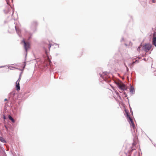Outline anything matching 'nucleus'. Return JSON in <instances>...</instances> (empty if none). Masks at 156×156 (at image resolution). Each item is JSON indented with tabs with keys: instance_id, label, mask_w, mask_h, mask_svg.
Instances as JSON below:
<instances>
[{
	"instance_id": "11",
	"label": "nucleus",
	"mask_w": 156,
	"mask_h": 156,
	"mask_svg": "<svg viewBox=\"0 0 156 156\" xmlns=\"http://www.w3.org/2000/svg\"><path fill=\"white\" fill-rule=\"evenodd\" d=\"M141 45H140L138 48H137V50L139 51L140 50V47H141Z\"/></svg>"
},
{
	"instance_id": "5",
	"label": "nucleus",
	"mask_w": 156,
	"mask_h": 156,
	"mask_svg": "<svg viewBox=\"0 0 156 156\" xmlns=\"http://www.w3.org/2000/svg\"><path fill=\"white\" fill-rule=\"evenodd\" d=\"M152 39V43L156 47V32L153 34Z\"/></svg>"
},
{
	"instance_id": "12",
	"label": "nucleus",
	"mask_w": 156,
	"mask_h": 156,
	"mask_svg": "<svg viewBox=\"0 0 156 156\" xmlns=\"http://www.w3.org/2000/svg\"><path fill=\"white\" fill-rule=\"evenodd\" d=\"M116 92V94H117V95H119V93H118L117 91H116V92Z\"/></svg>"
},
{
	"instance_id": "7",
	"label": "nucleus",
	"mask_w": 156,
	"mask_h": 156,
	"mask_svg": "<svg viewBox=\"0 0 156 156\" xmlns=\"http://www.w3.org/2000/svg\"><path fill=\"white\" fill-rule=\"evenodd\" d=\"M8 117H9V119L12 122H15V121H14V119L11 117V116L10 115H9V116H8Z\"/></svg>"
},
{
	"instance_id": "16",
	"label": "nucleus",
	"mask_w": 156,
	"mask_h": 156,
	"mask_svg": "<svg viewBox=\"0 0 156 156\" xmlns=\"http://www.w3.org/2000/svg\"><path fill=\"white\" fill-rule=\"evenodd\" d=\"M7 100L6 98H5L4 99V101H7Z\"/></svg>"
},
{
	"instance_id": "8",
	"label": "nucleus",
	"mask_w": 156,
	"mask_h": 156,
	"mask_svg": "<svg viewBox=\"0 0 156 156\" xmlns=\"http://www.w3.org/2000/svg\"><path fill=\"white\" fill-rule=\"evenodd\" d=\"M0 141L2 142H5V140L3 139L1 137L0 138Z\"/></svg>"
},
{
	"instance_id": "4",
	"label": "nucleus",
	"mask_w": 156,
	"mask_h": 156,
	"mask_svg": "<svg viewBox=\"0 0 156 156\" xmlns=\"http://www.w3.org/2000/svg\"><path fill=\"white\" fill-rule=\"evenodd\" d=\"M152 47V45L151 44H147L144 45L143 47L144 50L147 52L148 51L151 49Z\"/></svg>"
},
{
	"instance_id": "14",
	"label": "nucleus",
	"mask_w": 156,
	"mask_h": 156,
	"mask_svg": "<svg viewBox=\"0 0 156 156\" xmlns=\"http://www.w3.org/2000/svg\"><path fill=\"white\" fill-rule=\"evenodd\" d=\"M136 61H137L136 60V61L135 62H133L132 63V64H134Z\"/></svg>"
},
{
	"instance_id": "6",
	"label": "nucleus",
	"mask_w": 156,
	"mask_h": 156,
	"mask_svg": "<svg viewBox=\"0 0 156 156\" xmlns=\"http://www.w3.org/2000/svg\"><path fill=\"white\" fill-rule=\"evenodd\" d=\"M20 78H19L16 81V87L17 90H20V86L19 82L20 81Z\"/></svg>"
},
{
	"instance_id": "18",
	"label": "nucleus",
	"mask_w": 156,
	"mask_h": 156,
	"mask_svg": "<svg viewBox=\"0 0 156 156\" xmlns=\"http://www.w3.org/2000/svg\"><path fill=\"white\" fill-rule=\"evenodd\" d=\"M4 119H5V117H4Z\"/></svg>"
},
{
	"instance_id": "3",
	"label": "nucleus",
	"mask_w": 156,
	"mask_h": 156,
	"mask_svg": "<svg viewBox=\"0 0 156 156\" xmlns=\"http://www.w3.org/2000/svg\"><path fill=\"white\" fill-rule=\"evenodd\" d=\"M119 88L122 90H124L126 89L125 85L122 83L119 82L117 83Z\"/></svg>"
},
{
	"instance_id": "1",
	"label": "nucleus",
	"mask_w": 156,
	"mask_h": 156,
	"mask_svg": "<svg viewBox=\"0 0 156 156\" xmlns=\"http://www.w3.org/2000/svg\"><path fill=\"white\" fill-rule=\"evenodd\" d=\"M126 113V116L127 118L128 122H129L130 125L132 126V127L134 129L135 125L132 119L130 117L129 113L128 111L125 110Z\"/></svg>"
},
{
	"instance_id": "13",
	"label": "nucleus",
	"mask_w": 156,
	"mask_h": 156,
	"mask_svg": "<svg viewBox=\"0 0 156 156\" xmlns=\"http://www.w3.org/2000/svg\"><path fill=\"white\" fill-rule=\"evenodd\" d=\"M5 126V128L6 129V130H8V128H7V126Z\"/></svg>"
},
{
	"instance_id": "10",
	"label": "nucleus",
	"mask_w": 156,
	"mask_h": 156,
	"mask_svg": "<svg viewBox=\"0 0 156 156\" xmlns=\"http://www.w3.org/2000/svg\"><path fill=\"white\" fill-rule=\"evenodd\" d=\"M133 88H132V87H131L130 89V91L131 92H133Z\"/></svg>"
},
{
	"instance_id": "15",
	"label": "nucleus",
	"mask_w": 156,
	"mask_h": 156,
	"mask_svg": "<svg viewBox=\"0 0 156 156\" xmlns=\"http://www.w3.org/2000/svg\"><path fill=\"white\" fill-rule=\"evenodd\" d=\"M152 2H153V3H155V0H152Z\"/></svg>"
},
{
	"instance_id": "2",
	"label": "nucleus",
	"mask_w": 156,
	"mask_h": 156,
	"mask_svg": "<svg viewBox=\"0 0 156 156\" xmlns=\"http://www.w3.org/2000/svg\"><path fill=\"white\" fill-rule=\"evenodd\" d=\"M22 42L24 44V47L26 51L27 52V50L29 49L30 47V43L28 42H26L24 39H23L22 41Z\"/></svg>"
},
{
	"instance_id": "9",
	"label": "nucleus",
	"mask_w": 156,
	"mask_h": 156,
	"mask_svg": "<svg viewBox=\"0 0 156 156\" xmlns=\"http://www.w3.org/2000/svg\"><path fill=\"white\" fill-rule=\"evenodd\" d=\"M53 45V44H49L48 45V48H49V50H50V48L51 47V46H52Z\"/></svg>"
},
{
	"instance_id": "17",
	"label": "nucleus",
	"mask_w": 156,
	"mask_h": 156,
	"mask_svg": "<svg viewBox=\"0 0 156 156\" xmlns=\"http://www.w3.org/2000/svg\"><path fill=\"white\" fill-rule=\"evenodd\" d=\"M124 94H126V93H124Z\"/></svg>"
}]
</instances>
